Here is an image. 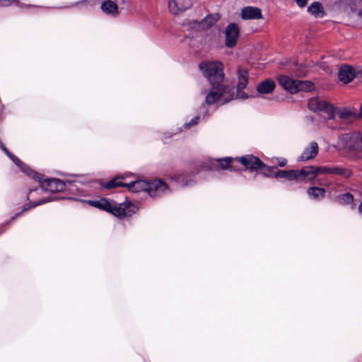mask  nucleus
<instances>
[{"mask_svg": "<svg viewBox=\"0 0 362 362\" xmlns=\"http://www.w3.org/2000/svg\"><path fill=\"white\" fill-rule=\"evenodd\" d=\"M238 162L240 163L247 170H256L262 169L265 164L258 157L253 155H245L242 157L235 158Z\"/></svg>", "mask_w": 362, "mask_h": 362, "instance_id": "7", "label": "nucleus"}, {"mask_svg": "<svg viewBox=\"0 0 362 362\" xmlns=\"http://www.w3.org/2000/svg\"><path fill=\"white\" fill-rule=\"evenodd\" d=\"M332 114L329 115L328 119L335 120L337 117L345 122H351L358 117L356 111L353 108L339 107L332 106Z\"/></svg>", "mask_w": 362, "mask_h": 362, "instance_id": "5", "label": "nucleus"}, {"mask_svg": "<svg viewBox=\"0 0 362 362\" xmlns=\"http://www.w3.org/2000/svg\"><path fill=\"white\" fill-rule=\"evenodd\" d=\"M149 186L148 182L144 180H137L135 181H131L129 182H122L119 177H115V188L117 187H126L130 192H148V187Z\"/></svg>", "mask_w": 362, "mask_h": 362, "instance_id": "4", "label": "nucleus"}, {"mask_svg": "<svg viewBox=\"0 0 362 362\" xmlns=\"http://www.w3.org/2000/svg\"><path fill=\"white\" fill-rule=\"evenodd\" d=\"M240 16L243 20H258L262 18V13L257 7L246 6L242 8Z\"/></svg>", "mask_w": 362, "mask_h": 362, "instance_id": "15", "label": "nucleus"}, {"mask_svg": "<svg viewBox=\"0 0 362 362\" xmlns=\"http://www.w3.org/2000/svg\"><path fill=\"white\" fill-rule=\"evenodd\" d=\"M339 201L341 204H349L352 203L353 197L350 194L347 193V194L341 195L339 198Z\"/></svg>", "mask_w": 362, "mask_h": 362, "instance_id": "30", "label": "nucleus"}, {"mask_svg": "<svg viewBox=\"0 0 362 362\" xmlns=\"http://www.w3.org/2000/svg\"><path fill=\"white\" fill-rule=\"evenodd\" d=\"M279 83L285 90L291 93L298 92V88H296L298 85L297 80H293L287 76L282 75L279 77Z\"/></svg>", "mask_w": 362, "mask_h": 362, "instance_id": "17", "label": "nucleus"}, {"mask_svg": "<svg viewBox=\"0 0 362 362\" xmlns=\"http://www.w3.org/2000/svg\"><path fill=\"white\" fill-rule=\"evenodd\" d=\"M215 23V19L212 16H206L200 23V25L203 29H207Z\"/></svg>", "mask_w": 362, "mask_h": 362, "instance_id": "29", "label": "nucleus"}, {"mask_svg": "<svg viewBox=\"0 0 362 362\" xmlns=\"http://www.w3.org/2000/svg\"><path fill=\"white\" fill-rule=\"evenodd\" d=\"M198 120H199V117H194L190 120V122L189 123H186L185 124V126L186 128H189V127L197 124L198 122Z\"/></svg>", "mask_w": 362, "mask_h": 362, "instance_id": "34", "label": "nucleus"}, {"mask_svg": "<svg viewBox=\"0 0 362 362\" xmlns=\"http://www.w3.org/2000/svg\"><path fill=\"white\" fill-rule=\"evenodd\" d=\"M103 0H84V2L93 6L94 5L101 4Z\"/></svg>", "mask_w": 362, "mask_h": 362, "instance_id": "35", "label": "nucleus"}, {"mask_svg": "<svg viewBox=\"0 0 362 362\" xmlns=\"http://www.w3.org/2000/svg\"><path fill=\"white\" fill-rule=\"evenodd\" d=\"M318 153V145L316 142H311L305 148L301 156L298 157V161H306L315 158Z\"/></svg>", "mask_w": 362, "mask_h": 362, "instance_id": "18", "label": "nucleus"}, {"mask_svg": "<svg viewBox=\"0 0 362 362\" xmlns=\"http://www.w3.org/2000/svg\"><path fill=\"white\" fill-rule=\"evenodd\" d=\"M307 192L310 199L319 200L324 197L325 191L322 187H312L308 189Z\"/></svg>", "mask_w": 362, "mask_h": 362, "instance_id": "22", "label": "nucleus"}, {"mask_svg": "<svg viewBox=\"0 0 362 362\" xmlns=\"http://www.w3.org/2000/svg\"><path fill=\"white\" fill-rule=\"evenodd\" d=\"M235 161H237V160H235V158L228 157V158H225L223 159L212 160L211 162V163H218L221 168H222L223 170H226V169H232L233 164Z\"/></svg>", "mask_w": 362, "mask_h": 362, "instance_id": "23", "label": "nucleus"}, {"mask_svg": "<svg viewBox=\"0 0 362 362\" xmlns=\"http://www.w3.org/2000/svg\"><path fill=\"white\" fill-rule=\"evenodd\" d=\"M338 76L341 82L348 83L355 78V69L351 66L344 65L339 69Z\"/></svg>", "mask_w": 362, "mask_h": 362, "instance_id": "16", "label": "nucleus"}, {"mask_svg": "<svg viewBox=\"0 0 362 362\" xmlns=\"http://www.w3.org/2000/svg\"><path fill=\"white\" fill-rule=\"evenodd\" d=\"M50 201H52V199H44L39 200L37 202H34L33 203L30 204L29 206H28V207L24 206L23 211H27L30 208L35 207L36 206H38V205H40V204H42L47 203V202H49Z\"/></svg>", "mask_w": 362, "mask_h": 362, "instance_id": "31", "label": "nucleus"}, {"mask_svg": "<svg viewBox=\"0 0 362 362\" xmlns=\"http://www.w3.org/2000/svg\"><path fill=\"white\" fill-rule=\"evenodd\" d=\"M127 7V0H115V15L126 11Z\"/></svg>", "mask_w": 362, "mask_h": 362, "instance_id": "26", "label": "nucleus"}, {"mask_svg": "<svg viewBox=\"0 0 362 362\" xmlns=\"http://www.w3.org/2000/svg\"><path fill=\"white\" fill-rule=\"evenodd\" d=\"M295 1L298 6L304 7L307 4L308 0H295Z\"/></svg>", "mask_w": 362, "mask_h": 362, "instance_id": "37", "label": "nucleus"}, {"mask_svg": "<svg viewBox=\"0 0 362 362\" xmlns=\"http://www.w3.org/2000/svg\"><path fill=\"white\" fill-rule=\"evenodd\" d=\"M86 202L92 206L113 214V206L105 198H100L98 200H88Z\"/></svg>", "mask_w": 362, "mask_h": 362, "instance_id": "19", "label": "nucleus"}, {"mask_svg": "<svg viewBox=\"0 0 362 362\" xmlns=\"http://www.w3.org/2000/svg\"><path fill=\"white\" fill-rule=\"evenodd\" d=\"M276 83L273 80L266 79L258 84L257 90L260 94L271 93L275 88Z\"/></svg>", "mask_w": 362, "mask_h": 362, "instance_id": "20", "label": "nucleus"}, {"mask_svg": "<svg viewBox=\"0 0 362 362\" xmlns=\"http://www.w3.org/2000/svg\"><path fill=\"white\" fill-rule=\"evenodd\" d=\"M262 170H263V174L267 177H274V173L276 171H274L275 168L274 167H269L265 165V167H264Z\"/></svg>", "mask_w": 362, "mask_h": 362, "instance_id": "32", "label": "nucleus"}, {"mask_svg": "<svg viewBox=\"0 0 362 362\" xmlns=\"http://www.w3.org/2000/svg\"><path fill=\"white\" fill-rule=\"evenodd\" d=\"M314 85L310 81H298V85L296 88H298V92L303 91H310L313 89Z\"/></svg>", "mask_w": 362, "mask_h": 362, "instance_id": "28", "label": "nucleus"}, {"mask_svg": "<svg viewBox=\"0 0 362 362\" xmlns=\"http://www.w3.org/2000/svg\"><path fill=\"white\" fill-rule=\"evenodd\" d=\"M238 84L236 98L240 99H246L248 95L243 91L248 83V71L246 69L238 67L237 69Z\"/></svg>", "mask_w": 362, "mask_h": 362, "instance_id": "6", "label": "nucleus"}, {"mask_svg": "<svg viewBox=\"0 0 362 362\" xmlns=\"http://www.w3.org/2000/svg\"><path fill=\"white\" fill-rule=\"evenodd\" d=\"M199 68L211 86L210 92L206 95V103L208 105L215 103L223 105L234 98L233 90L221 83L224 79L222 63L203 62L199 64Z\"/></svg>", "mask_w": 362, "mask_h": 362, "instance_id": "2", "label": "nucleus"}, {"mask_svg": "<svg viewBox=\"0 0 362 362\" xmlns=\"http://www.w3.org/2000/svg\"><path fill=\"white\" fill-rule=\"evenodd\" d=\"M355 1H362V0H354ZM358 16L362 18V9L358 11Z\"/></svg>", "mask_w": 362, "mask_h": 362, "instance_id": "38", "label": "nucleus"}, {"mask_svg": "<svg viewBox=\"0 0 362 362\" xmlns=\"http://www.w3.org/2000/svg\"><path fill=\"white\" fill-rule=\"evenodd\" d=\"M240 28L234 23H229L225 28V45L228 47H233L237 44Z\"/></svg>", "mask_w": 362, "mask_h": 362, "instance_id": "8", "label": "nucleus"}, {"mask_svg": "<svg viewBox=\"0 0 362 362\" xmlns=\"http://www.w3.org/2000/svg\"><path fill=\"white\" fill-rule=\"evenodd\" d=\"M0 147L8 156V157L21 168L23 173L29 176L33 175V178L40 183L41 189L42 191L55 192H62L66 189H68L71 192L74 191L81 192V191H79V189L76 187V184H81L84 185H90L95 189L104 187L105 189H110L113 188V179L105 183L99 180H93L83 175H72L71 177H74V180L69 179L65 182L57 178L44 179L43 175H37L36 173L33 172L29 167L23 163L19 158L9 152V151L1 141Z\"/></svg>", "mask_w": 362, "mask_h": 362, "instance_id": "1", "label": "nucleus"}, {"mask_svg": "<svg viewBox=\"0 0 362 362\" xmlns=\"http://www.w3.org/2000/svg\"><path fill=\"white\" fill-rule=\"evenodd\" d=\"M308 108L313 112H323L327 115L332 114V105L319 98H313L308 101Z\"/></svg>", "mask_w": 362, "mask_h": 362, "instance_id": "13", "label": "nucleus"}, {"mask_svg": "<svg viewBox=\"0 0 362 362\" xmlns=\"http://www.w3.org/2000/svg\"><path fill=\"white\" fill-rule=\"evenodd\" d=\"M337 146L341 151L358 156L362 151L361 134L358 132L344 134L339 137Z\"/></svg>", "mask_w": 362, "mask_h": 362, "instance_id": "3", "label": "nucleus"}, {"mask_svg": "<svg viewBox=\"0 0 362 362\" xmlns=\"http://www.w3.org/2000/svg\"><path fill=\"white\" fill-rule=\"evenodd\" d=\"M360 116L362 117V105L361 106V110H360Z\"/></svg>", "mask_w": 362, "mask_h": 362, "instance_id": "41", "label": "nucleus"}, {"mask_svg": "<svg viewBox=\"0 0 362 362\" xmlns=\"http://www.w3.org/2000/svg\"><path fill=\"white\" fill-rule=\"evenodd\" d=\"M211 168H211V167H207V169H209V170H211Z\"/></svg>", "mask_w": 362, "mask_h": 362, "instance_id": "42", "label": "nucleus"}, {"mask_svg": "<svg viewBox=\"0 0 362 362\" xmlns=\"http://www.w3.org/2000/svg\"><path fill=\"white\" fill-rule=\"evenodd\" d=\"M296 170H278L274 173V177L276 178H286L288 180H296Z\"/></svg>", "mask_w": 362, "mask_h": 362, "instance_id": "25", "label": "nucleus"}, {"mask_svg": "<svg viewBox=\"0 0 362 362\" xmlns=\"http://www.w3.org/2000/svg\"><path fill=\"white\" fill-rule=\"evenodd\" d=\"M278 165L281 167H284L287 164V160L284 158H277Z\"/></svg>", "mask_w": 362, "mask_h": 362, "instance_id": "36", "label": "nucleus"}, {"mask_svg": "<svg viewBox=\"0 0 362 362\" xmlns=\"http://www.w3.org/2000/svg\"><path fill=\"white\" fill-rule=\"evenodd\" d=\"M148 194L151 197H157L168 193L170 189L167 184L161 180L156 179L148 182Z\"/></svg>", "mask_w": 362, "mask_h": 362, "instance_id": "10", "label": "nucleus"}, {"mask_svg": "<svg viewBox=\"0 0 362 362\" xmlns=\"http://www.w3.org/2000/svg\"><path fill=\"white\" fill-rule=\"evenodd\" d=\"M194 172L176 173L170 177V180L176 182L182 187H188L192 185L195 182Z\"/></svg>", "mask_w": 362, "mask_h": 362, "instance_id": "9", "label": "nucleus"}, {"mask_svg": "<svg viewBox=\"0 0 362 362\" xmlns=\"http://www.w3.org/2000/svg\"><path fill=\"white\" fill-rule=\"evenodd\" d=\"M358 209H359L360 213L362 214V202L360 204Z\"/></svg>", "mask_w": 362, "mask_h": 362, "instance_id": "40", "label": "nucleus"}, {"mask_svg": "<svg viewBox=\"0 0 362 362\" xmlns=\"http://www.w3.org/2000/svg\"><path fill=\"white\" fill-rule=\"evenodd\" d=\"M101 11L107 14L110 15L113 13V1L110 0H103L100 5Z\"/></svg>", "mask_w": 362, "mask_h": 362, "instance_id": "27", "label": "nucleus"}, {"mask_svg": "<svg viewBox=\"0 0 362 362\" xmlns=\"http://www.w3.org/2000/svg\"><path fill=\"white\" fill-rule=\"evenodd\" d=\"M296 180L298 182H307L316 177L314 166H305L300 170H296Z\"/></svg>", "mask_w": 362, "mask_h": 362, "instance_id": "14", "label": "nucleus"}, {"mask_svg": "<svg viewBox=\"0 0 362 362\" xmlns=\"http://www.w3.org/2000/svg\"><path fill=\"white\" fill-rule=\"evenodd\" d=\"M17 0H0V5L2 6H7L12 4H18Z\"/></svg>", "mask_w": 362, "mask_h": 362, "instance_id": "33", "label": "nucleus"}, {"mask_svg": "<svg viewBox=\"0 0 362 362\" xmlns=\"http://www.w3.org/2000/svg\"><path fill=\"white\" fill-rule=\"evenodd\" d=\"M37 191L36 189L35 190H30L29 192V195H28V199H29L30 196H31V194H33V192Z\"/></svg>", "mask_w": 362, "mask_h": 362, "instance_id": "39", "label": "nucleus"}, {"mask_svg": "<svg viewBox=\"0 0 362 362\" xmlns=\"http://www.w3.org/2000/svg\"><path fill=\"white\" fill-rule=\"evenodd\" d=\"M315 172L316 173V176L320 174H326V173H333V174H340L344 175V171L340 168H329L327 167L321 166V167H315Z\"/></svg>", "mask_w": 362, "mask_h": 362, "instance_id": "24", "label": "nucleus"}, {"mask_svg": "<svg viewBox=\"0 0 362 362\" xmlns=\"http://www.w3.org/2000/svg\"><path fill=\"white\" fill-rule=\"evenodd\" d=\"M192 4V0H168V10L174 15L190 8Z\"/></svg>", "mask_w": 362, "mask_h": 362, "instance_id": "12", "label": "nucleus"}, {"mask_svg": "<svg viewBox=\"0 0 362 362\" xmlns=\"http://www.w3.org/2000/svg\"><path fill=\"white\" fill-rule=\"evenodd\" d=\"M308 11L315 18H322L326 14L323 6L318 1L312 3L308 7Z\"/></svg>", "mask_w": 362, "mask_h": 362, "instance_id": "21", "label": "nucleus"}, {"mask_svg": "<svg viewBox=\"0 0 362 362\" xmlns=\"http://www.w3.org/2000/svg\"><path fill=\"white\" fill-rule=\"evenodd\" d=\"M137 207L131 202L120 203L115 205V216L125 218L132 216L137 211Z\"/></svg>", "mask_w": 362, "mask_h": 362, "instance_id": "11", "label": "nucleus"}]
</instances>
